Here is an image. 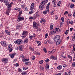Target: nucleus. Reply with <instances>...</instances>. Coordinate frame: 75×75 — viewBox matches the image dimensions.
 Returning <instances> with one entry per match:
<instances>
[{
    "instance_id": "nucleus-60",
    "label": "nucleus",
    "mask_w": 75,
    "mask_h": 75,
    "mask_svg": "<svg viewBox=\"0 0 75 75\" xmlns=\"http://www.w3.org/2000/svg\"><path fill=\"white\" fill-rule=\"evenodd\" d=\"M63 66L64 67V68H66V67H67V65L66 64H64L63 65Z\"/></svg>"
},
{
    "instance_id": "nucleus-44",
    "label": "nucleus",
    "mask_w": 75,
    "mask_h": 75,
    "mask_svg": "<svg viewBox=\"0 0 75 75\" xmlns=\"http://www.w3.org/2000/svg\"><path fill=\"white\" fill-rule=\"evenodd\" d=\"M47 42L49 43V44H52V41H50L49 40H48Z\"/></svg>"
},
{
    "instance_id": "nucleus-45",
    "label": "nucleus",
    "mask_w": 75,
    "mask_h": 75,
    "mask_svg": "<svg viewBox=\"0 0 75 75\" xmlns=\"http://www.w3.org/2000/svg\"><path fill=\"white\" fill-rule=\"evenodd\" d=\"M18 72H22V71L21 70V69H20V68H18Z\"/></svg>"
},
{
    "instance_id": "nucleus-24",
    "label": "nucleus",
    "mask_w": 75,
    "mask_h": 75,
    "mask_svg": "<svg viewBox=\"0 0 75 75\" xmlns=\"http://www.w3.org/2000/svg\"><path fill=\"white\" fill-rule=\"evenodd\" d=\"M22 61H23L24 62H25V61H29V59H23Z\"/></svg>"
},
{
    "instance_id": "nucleus-46",
    "label": "nucleus",
    "mask_w": 75,
    "mask_h": 75,
    "mask_svg": "<svg viewBox=\"0 0 75 75\" xmlns=\"http://www.w3.org/2000/svg\"><path fill=\"white\" fill-rule=\"evenodd\" d=\"M50 61V60L48 59H47L45 60V62H48Z\"/></svg>"
},
{
    "instance_id": "nucleus-55",
    "label": "nucleus",
    "mask_w": 75,
    "mask_h": 75,
    "mask_svg": "<svg viewBox=\"0 0 75 75\" xmlns=\"http://www.w3.org/2000/svg\"><path fill=\"white\" fill-rule=\"evenodd\" d=\"M51 13L52 14H54V10L52 11Z\"/></svg>"
},
{
    "instance_id": "nucleus-30",
    "label": "nucleus",
    "mask_w": 75,
    "mask_h": 75,
    "mask_svg": "<svg viewBox=\"0 0 75 75\" xmlns=\"http://www.w3.org/2000/svg\"><path fill=\"white\" fill-rule=\"evenodd\" d=\"M69 23L70 24L72 25V24H74V21H70L69 22Z\"/></svg>"
},
{
    "instance_id": "nucleus-42",
    "label": "nucleus",
    "mask_w": 75,
    "mask_h": 75,
    "mask_svg": "<svg viewBox=\"0 0 75 75\" xmlns=\"http://www.w3.org/2000/svg\"><path fill=\"white\" fill-rule=\"evenodd\" d=\"M55 19L56 20H57L58 19V17L57 16V15L55 16Z\"/></svg>"
},
{
    "instance_id": "nucleus-5",
    "label": "nucleus",
    "mask_w": 75,
    "mask_h": 75,
    "mask_svg": "<svg viewBox=\"0 0 75 75\" xmlns=\"http://www.w3.org/2000/svg\"><path fill=\"white\" fill-rule=\"evenodd\" d=\"M14 42L15 44H18V45H20L22 44L23 41L19 39L15 41Z\"/></svg>"
},
{
    "instance_id": "nucleus-11",
    "label": "nucleus",
    "mask_w": 75,
    "mask_h": 75,
    "mask_svg": "<svg viewBox=\"0 0 75 75\" xmlns=\"http://www.w3.org/2000/svg\"><path fill=\"white\" fill-rule=\"evenodd\" d=\"M34 3H32L31 4V5L30 6V10H33V9H34Z\"/></svg>"
},
{
    "instance_id": "nucleus-36",
    "label": "nucleus",
    "mask_w": 75,
    "mask_h": 75,
    "mask_svg": "<svg viewBox=\"0 0 75 75\" xmlns=\"http://www.w3.org/2000/svg\"><path fill=\"white\" fill-rule=\"evenodd\" d=\"M61 1H59V2L57 4V5L58 6H60V5H61Z\"/></svg>"
},
{
    "instance_id": "nucleus-20",
    "label": "nucleus",
    "mask_w": 75,
    "mask_h": 75,
    "mask_svg": "<svg viewBox=\"0 0 75 75\" xmlns=\"http://www.w3.org/2000/svg\"><path fill=\"white\" fill-rule=\"evenodd\" d=\"M5 32L6 33V34H7V35H10L11 34L10 31L8 32V30H6Z\"/></svg>"
},
{
    "instance_id": "nucleus-43",
    "label": "nucleus",
    "mask_w": 75,
    "mask_h": 75,
    "mask_svg": "<svg viewBox=\"0 0 75 75\" xmlns=\"http://www.w3.org/2000/svg\"><path fill=\"white\" fill-rule=\"evenodd\" d=\"M22 8H23V9H24V8L25 7V6L24 5H23L22 6Z\"/></svg>"
},
{
    "instance_id": "nucleus-38",
    "label": "nucleus",
    "mask_w": 75,
    "mask_h": 75,
    "mask_svg": "<svg viewBox=\"0 0 75 75\" xmlns=\"http://www.w3.org/2000/svg\"><path fill=\"white\" fill-rule=\"evenodd\" d=\"M14 66H16V67H18L19 66V64L17 63L14 64Z\"/></svg>"
},
{
    "instance_id": "nucleus-21",
    "label": "nucleus",
    "mask_w": 75,
    "mask_h": 75,
    "mask_svg": "<svg viewBox=\"0 0 75 75\" xmlns=\"http://www.w3.org/2000/svg\"><path fill=\"white\" fill-rule=\"evenodd\" d=\"M56 51V50L55 49H53L52 51H49V54H51L52 52H55Z\"/></svg>"
},
{
    "instance_id": "nucleus-28",
    "label": "nucleus",
    "mask_w": 75,
    "mask_h": 75,
    "mask_svg": "<svg viewBox=\"0 0 75 75\" xmlns=\"http://www.w3.org/2000/svg\"><path fill=\"white\" fill-rule=\"evenodd\" d=\"M28 41V39L27 38H26L25 39L24 41V42H26V43H27Z\"/></svg>"
},
{
    "instance_id": "nucleus-52",
    "label": "nucleus",
    "mask_w": 75,
    "mask_h": 75,
    "mask_svg": "<svg viewBox=\"0 0 75 75\" xmlns=\"http://www.w3.org/2000/svg\"><path fill=\"white\" fill-rule=\"evenodd\" d=\"M42 21L43 22V24H44V23H45V19H42Z\"/></svg>"
},
{
    "instance_id": "nucleus-50",
    "label": "nucleus",
    "mask_w": 75,
    "mask_h": 75,
    "mask_svg": "<svg viewBox=\"0 0 75 75\" xmlns=\"http://www.w3.org/2000/svg\"><path fill=\"white\" fill-rule=\"evenodd\" d=\"M72 65L73 67H74L75 66V62H74L72 63Z\"/></svg>"
},
{
    "instance_id": "nucleus-49",
    "label": "nucleus",
    "mask_w": 75,
    "mask_h": 75,
    "mask_svg": "<svg viewBox=\"0 0 75 75\" xmlns=\"http://www.w3.org/2000/svg\"><path fill=\"white\" fill-rule=\"evenodd\" d=\"M43 14H47V11H43Z\"/></svg>"
},
{
    "instance_id": "nucleus-31",
    "label": "nucleus",
    "mask_w": 75,
    "mask_h": 75,
    "mask_svg": "<svg viewBox=\"0 0 75 75\" xmlns=\"http://www.w3.org/2000/svg\"><path fill=\"white\" fill-rule=\"evenodd\" d=\"M49 65H48V66H46V71H48V70H49Z\"/></svg>"
},
{
    "instance_id": "nucleus-4",
    "label": "nucleus",
    "mask_w": 75,
    "mask_h": 75,
    "mask_svg": "<svg viewBox=\"0 0 75 75\" xmlns=\"http://www.w3.org/2000/svg\"><path fill=\"white\" fill-rule=\"evenodd\" d=\"M22 38H24L26 37V35H27V31H23V32L22 33Z\"/></svg>"
},
{
    "instance_id": "nucleus-35",
    "label": "nucleus",
    "mask_w": 75,
    "mask_h": 75,
    "mask_svg": "<svg viewBox=\"0 0 75 75\" xmlns=\"http://www.w3.org/2000/svg\"><path fill=\"white\" fill-rule=\"evenodd\" d=\"M68 58H70V59H71V61H72V57L71 56L69 55H68Z\"/></svg>"
},
{
    "instance_id": "nucleus-58",
    "label": "nucleus",
    "mask_w": 75,
    "mask_h": 75,
    "mask_svg": "<svg viewBox=\"0 0 75 75\" xmlns=\"http://www.w3.org/2000/svg\"><path fill=\"white\" fill-rule=\"evenodd\" d=\"M21 58H24V55H23V54L21 55Z\"/></svg>"
},
{
    "instance_id": "nucleus-17",
    "label": "nucleus",
    "mask_w": 75,
    "mask_h": 75,
    "mask_svg": "<svg viewBox=\"0 0 75 75\" xmlns=\"http://www.w3.org/2000/svg\"><path fill=\"white\" fill-rule=\"evenodd\" d=\"M16 53H13L12 54H11V58H14V55H16Z\"/></svg>"
},
{
    "instance_id": "nucleus-56",
    "label": "nucleus",
    "mask_w": 75,
    "mask_h": 75,
    "mask_svg": "<svg viewBox=\"0 0 75 75\" xmlns=\"http://www.w3.org/2000/svg\"><path fill=\"white\" fill-rule=\"evenodd\" d=\"M61 20L63 21V22H64V17H62L61 18Z\"/></svg>"
},
{
    "instance_id": "nucleus-57",
    "label": "nucleus",
    "mask_w": 75,
    "mask_h": 75,
    "mask_svg": "<svg viewBox=\"0 0 75 75\" xmlns=\"http://www.w3.org/2000/svg\"><path fill=\"white\" fill-rule=\"evenodd\" d=\"M65 34L66 35H67L68 34V30H66Z\"/></svg>"
},
{
    "instance_id": "nucleus-54",
    "label": "nucleus",
    "mask_w": 75,
    "mask_h": 75,
    "mask_svg": "<svg viewBox=\"0 0 75 75\" xmlns=\"http://www.w3.org/2000/svg\"><path fill=\"white\" fill-rule=\"evenodd\" d=\"M19 11H20L19 12V14L20 15H21V14H22V11H20V9H19Z\"/></svg>"
},
{
    "instance_id": "nucleus-39",
    "label": "nucleus",
    "mask_w": 75,
    "mask_h": 75,
    "mask_svg": "<svg viewBox=\"0 0 75 75\" xmlns=\"http://www.w3.org/2000/svg\"><path fill=\"white\" fill-rule=\"evenodd\" d=\"M33 11H29V14H33Z\"/></svg>"
},
{
    "instance_id": "nucleus-59",
    "label": "nucleus",
    "mask_w": 75,
    "mask_h": 75,
    "mask_svg": "<svg viewBox=\"0 0 75 75\" xmlns=\"http://www.w3.org/2000/svg\"><path fill=\"white\" fill-rule=\"evenodd\" d=\"M30 38V40H32L33 39V36H29Z\"/></svg>"
},
{
    "instance_id": "nucleus-27",
    "label": "nucleus",
    "mask_w": 75,
    "mask_h": 75,
    "mask_svg": "<svg viewBox=\"0 0 75 75\" xmlns=\"http://www.w3.org/2000/svg\"><path fill=\"white\" fill-rule=\"evenodd\" d=\"M37 43L38 45H41V42L40 41H37Z\"/></svg>"
},
{
    "instance_id": "nucleus-63",
    "label": "nucleus",
    "mask_w": 75,
    "mask_h": 75,
    "mask_svg": "<svg viewBox=\"0 0 75 75\" xmlns=\"http://www.w3.org/2000/svg\"><path fill=\"white\" fill-rule=\"evenodd\" d=\"M47 41L45 40V41L44 42V44H47Z\"/></svg>"
},
{
    "instance_id": "nucleus-19",
    "label": "nucleus",
    "mask_w": 75,
    "mask_h": 75,
    "mask_svg": "<svg viewBox=\"0 0 75 75\" xmlns=\"http://www.w3.org/2000/svg\"><path fill=\"white\" fill-rule=\"evenodd\" d=\"M23 45H22L19 46V50L20 51H22L23 50Z\"/></svg>"
},
{
    "instance_id": "nucleus-34",
    "label": "nucleus",
    "mask_w": 75,
    "mask_h": 75,
    "mask_svg": "<svg viewBox=\"0 0 75 75\" xmlns=\"http://www.w3.org/2000/svg\"><path fill=\"white\" fill-rule=\"evenodd\" d=\"M21 74L22 75H27V74H26V72H22L21 73Z\"/></svg>"
},
{
    "instance_id": "nucleus-23",
    "label": "nucleus",
    "mask_w": 75,
    "mask_h": 75,
    "mask_svg": "<svg viewBox=\"0 0 75 75\" xmlns=\"http://www.w3.org/2000/svg\"><path fill=\"white\" fill-rule=\"evenodd\" d=\"M50 5V3H49L46 6V9H49V6Z\"/></svg>"
},
{
    "instance_id": "nucleus-3",
    "label": "nucleus",
    "mask_w": 75,
    "mask_h": 75,
    "mask_svg": "<svg viewBox=\"0 0 75 75\" xmlns=\"http://www.w3.org/2000/svg\"><path fill=\"white\" fill-rule=\"evenodd\" d=\"M38 25L37 23L35 21L33 22V28H35V29H37L38 31L39 30V28H38Z\"/></svg>"
},
{
    "instance_id": "nucleus-10",
    "label": "nucleus",
    "mask_w": 75,
    "mask_h": 75,
    "mask_svg": "<svg viewBox=\"0 0 75 75\" xmlns=\"http://www.w3.org/2000/svg\"><path fill=\"white\" fill-rule=\"evenodd\" d=\"M52 2L53 7H56V6H57V3H56V2H55V0H53L52 1Z\"/></svg>"
},
{
    "instance_id": "nucleus-16",
    "label": "nucleus",
    "mask_w": 75,
    "mask_h": 75,
    "mask_svg": "<svg viewBox=\"0 0 75 75\" xmlns=\"http://www.w3.org/2000/svg\"><path fill=\"white\" fill-rule=\"evenodd\" d=\"M51 58L52 59H54V60H57V57H55L53 56H52Z\"/></svg>"
},
{
    "instance_id": "nucleus-62",
    "label": "nucleus",
    "mask_w": 75,
    "mask_h": 75,
    "mask_svg": "<svg viewBox=\"0 0 75 75\" xmlns=\"http://www.w3.org/2000/svg\"><path fill=\"white\" fill-rule=\"evenodd\" d=\"M47 37H48V34H46L45 35V38H47Z\"/></svg>"
},
{
    "instance_id": "nucleus-12",
    "label": "nucleus",
    "mask_w": 75,
    "mask_h": 75,
    "mask_svg": "<svg viewBox=\"0 0 75 75\" xmlns=\"http://www.w3.org/2000/svg\"><path fill=\"white\" fill-rule=\"evenodd\" d=\"M55 30H53L50 33V35H54V34H55V32L54 31H55Z\"/></svg>"
},
{
    "instance_id": "nucleus-40",
    "label": "nucleus",
    "mask_w": 75,
    "mask_h": 75,
    "mask_svg": "<svg viewBox=\"0 0 75 75\" xmlns=\"http://www.w3.org/2000/svg\"><path fill=\"white\" fill-rule=\"evenodd\" d=\"M68 12L67 11H66L64 12V15H65L66 14H68Z\"/></svg>"
},
{
    "instance_id": "nucleus-53",
    "label": "nucleus",
    "mask_w": 75,
    "mask_h": 75,
    "mask_svg": "<svg viewBox=\"0 0 75 75\" xmlns=\"http://www.w3.org/2000/svg\"><path fill=\"white\" fill-rule=\"evenodd\" d=\"M73 50L74 51H75V45L73 46Z\"/></svg>"
},
{
    "instance_id": "nucleus-14",
    "label": "nucleus",
    "mask_w": 75,
    "mask_h": 75,
    "mask_svg": "<svg viewBox=\"0 0 75 75\" xmlns=\"http://www.w3.org/2000/svg\"><path fill=\"white\" fill-rule=\"evenodd\" d=\"M22 25L21 23L18 24L16 27V29H18V28H20V27H22Z\"/></svg>"
},
{
    "instance_id": "nucleus-1",
    "label": "nucleus",
    "mask_w": 75,
    "mask_h": 75,
    "mask_svg": "<svg viewBox=\"0 0 75 75\" xmlns=\"http://www.w3.org/2000/svg\"><path fill=\"white\" fill-rule=\"evenodd\" d=\"M4 2L5 5H6V6H8L6 14L7 15H8L9 13H10V11H11V5L13 4V3L11 2L8 4V1L7 0H4Z\"/></svg>"
},
{
    "instance_id": "nucleus-6",
    "label": "nucleus",
    "mask_w": 75,
    "mask_h": 75,
    "mask_svg": "<svg viewBox=\"0 0 75 75\" xmlns=\"http://www.w3.org/2000/svg\"><path fill=\"white\" fill-rule=\"evenodd\" d=\"M21 15L20 14H19L18 16V20H17V23L19 21H23V20H24V18L21 17Z\"/></svg>"
},
{
    "instance_id": "nucleus-61",
    "label": "nucleus",
    "mask_w": 75,
    "mask_h": 75,
    "mask_svg": "<svg viewBox=\"0 0 75 75\" xmlns=\"http://www.w3.org/2000/svg\"><path fill=\"white\" fill-rule=\"evenodd\" d=\"M33 17L31 16L30 17V18H29V19H30V20H32V19H33Z\"/></svg>"
},
{
    "instance_id": "nucleus-33",
    "label": "nucleus",
    "mask_w": 75,
    "mask_h": 75,
    "mask_svg": "<svg viewBox=\"0 0 75 75\" xmlns=\"http://www.w3.org/2000/svg\"><path fill=\"white\" fill-rule=\"evenodd\" d=\"M43 60H40L39 61V64H42V63L43 62Z\"/></svg>"
},
{
    "instance_id": "nucleus-47",
    "label": "nucleus",
    "mask_w": 75,
    "mask_h": 75,
    "mask_svg": "<svg viewBox=\"0 0 75 75\" xmlns=\"http://www.w3.org/2000/svg\"><path fill=\"white\" fill-rule=\"evenodd\" d=\"M43 50H44V52H45V53H46L47 52V50L46 49L44 48L43 49Z\"/></svg>"
},
{
    "instance_id": "nucleus-48",
    "label": "nucleus",
    "mask_w": 75,
    "mask_h": 75,
    "mask_svg": "<svg viewBox=\"0 0 75 75\" xmlns=\"http://www.w3.org/2000/svg\"><path fill=\"white\" fill-rule=\"evenodd\" d=\"M26 10V11H28V8L27 7H25L24 8V9Z\"/></svg>"
},
{
    "instance_id": "nucleus-26",
    "label": "nucleus",
    "mask_w": 75,
    "mask_h": 75,
    "mask_svg": "<svg viewBox=\"0 0 75 75\" xmlns=\"http://www.w3.org/2000/svg\"><path fill=\"white\" fill-rule=\"evenodd\" d=\"M62 67L61 66V65L57 67V69H62Z\"/></svg>"
},
{
    "instance_id": "nucleus-7",
    "label": "nucleus",
    "mask_w": 75,
    "mask_h": 75,
    "mask_svg": "<svg viewBox=\"0 0 75 75\" xmlns=\"http://www.w3.org/2000/svg\"><path fill=\"white\" fill-rule=\"evenodd\" d=\"M12 47V46L11 45H9L8 47L9 52H11L13 51V47Z\"/></svg>"
},
{
    "instance_id": "nucleus-9",
    "label": "nucleus",
    "mask_w": 75,
    "mask_h": 75,
    "mask_svg": "<svg viewBox=\"0 0 75 75\" xmlns=\"http://www.w3.org/2000/svg\"><path fill=\"white\" fill-rule=\"evenodd\" d=\"M8 60V59L7 58H4L2 59V62H4L6 64L7 63V62Z\"/></svg>"
},
{
    "instance_id": "nucleus-37",
    "label": "nucleus",
    "mask_w": 75,
    "mask_h": 75,
    "mask_svg": "<svg viewBox=\"0 0 75 75\" xmlns=\"http://www.w3.org/2000/svg\"><path fill=\"white\" fill-rule=\"evenodd\" d=\"M28 64H31V62H25V65H28Z\"/></svg>"
},
{
    "instance_id": "nucleus-8",
    "label": "nucleus",
    "mask_w": 75,
    "mask_h": 75,
    "mask_svg": "<svg viewBox=\"0 0 75 75\" xmlns=\"http://www.w3.org/2000/svg\"><path fill=\"white\" fill-rule=\"evenodd\" d=\"M45 7L44 5H42L40 4L39 6V9L40 10H42Z\"/></svg>"
},
{
    "instance_id": "nucleus-13",
    "label": "nucleus",
    "mask_w": 75,
    "mask_h": 75,
    "mask_svg": "<svg viewBox=\"0 0 75 75\" xmlns=\"http://www.w3.org/2000/svg\"><path fill=\"white\" fill-rule=\"evenodd\" d=\"M1 44L3 47H6V43L5 42H1Z\"/></svg>"
},
{
    "instance_id": "nucleus-2",
    "label": "nucleus",
    "mask_w": 75,
    "mask_h": 75,
    "mask_svg": "<svg viewBox=\"0 0 75 75\" xmlns=\"http://www.w3.org/2000/svg\"><path fill=\"white\" fill-rule=\"evenodd\" d=\"M60 39H61V36L60 35H57L54 38V41L56 42L57 41L60 40Z\"/></svg>"
},
{
    "instance_id": "nucleus-32",
    "label": "nucleus",
    "mask_w": 75,
    "mask_h": 75,
    "mask_svg": "<svg viewBox=\"0 0 75 75\" xmlns=\"http://www.w3.org/2000/svg\"><path fill=\"white\" fill-rule=\"evenodd\" d=\"M75 5H74V4H73L70 5V8H73V7H74Z\"/></svg>"
},
{
    "instance_id": "nucleus-64",
    "label": "nucleus",
    "mask_w": 75,
    "mask_h": 75,
    "mask_svg": "<svg viewBox=\"0 0 75 75\" xmlns=\"http://www.w3.org/2000/svg\"><path fill=\"white\" fill-rule=\"evenodd\" d=\"M73 61H75V57H73Z\"/></svg>"
},
{
    "instance_id": "nucleus-51",
    "label": "nucleus",
    "mask_w": 75,
    "mask_h": 75,
    "mask_svg": "<svg viewBox=\"0 0 75 75\" xmlns=\"http://www.w3.org/2000/svg\"><path fill=\"white\" fill-rule=\"evenodd\" d=\"M44 69V67H41V66L40 67V69H41V70H43Z\"/></svg>"
},
{
    "instance_id": "nucleus-18",
    "label": "nucleus",
    "mask_w": 75,
    "mask_h": 75,
    "mask_svg": "<svg viewBox=\"0 0 75 75\" xmlns=\"http://www.w3.org/2000/svg\"><path fill=\"white\" fill-rule=\"evenodd\" d=\"M56 45H59L60 44V43L61 42V40H59L56 41Z\"/></svg>"
},
{
    "instance_id": "nucleus-22",
    "label": "nucleus",
    "mask_w": 75,
    "mask_h": 75,
    "mask_svg": "<svg viewBox=\"0 0 75 75\" xmlns=\"http://www.w3.org/2000/svg\"><path fill=\"white\" fill-rule=\"evenodd\" d=\"M45 3H46V2L45 1H42L41 3L40 4L42 5H44H44H45Z\"/></svg>"
},
{
    "instance_id": "nucleus-15",
    "label": "nucleus",
    "mask_w": 75,
    "mask_h": 75,
    "mask_svg": "<svg viewBox=\"0 0 75 75\" xmlns=\"http://www.w3.org/2000/svg\"><path fill=\"white\" fill-rule=\"evenodd\" d=\"M61 28H57L56 30H55V32H59L61 31Z\"/></svg>"
},
{
    "instance_id": "nucleus-41",
    "label": "nucleus",
    "mask_w": 75,
    "mask_h": 75,
    "mask_svg": "<svg viewBox=\"0 0 75 75\" xmlns=\"http://www.w3.org/2000/svg\"><path fill=\"white\" fill-rule=\"evenodd\" d=\"M35 56H33L32 57V60H33V61H34V59H35Z\"/></svg>"
},
{
    "instance_id": "nucleus-25",
    "label": "nucleus",
    "mask_w": 75,
    "mask_h": 75,
    "mask_svg": "<svg viewBox=\"0 0 75 75\" xmlns=\"http://www.w3.org/2000/svg\"><path fill=\"white\" fill-rule=\"evenodd\" d=\"M50 30H52V29H53V28L54 27V25H50Z\"/></svg>"
},
{
    "instance_id": "nucleus-29",
    "label": "nucleus",
    "mask_w": 75,
    "mask_h": 75,
    "mask_svg": "<svg viewBox=\"0 0 75 75\" xmlns=\"http://www.w3.org/2000/svg\"><path fill=\"white\" fill-rule=\"evenodd\" d=\"M33 20H35L37 18V14H35L34 16H33Z\"/></svg>"
}]
</instances>
